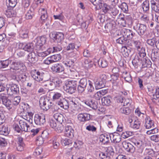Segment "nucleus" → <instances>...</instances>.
<instances>
[{
  "instance_id": "1",
  "label": "nucleus",
  "mask_w": 159,
  "mask_h": 159,
  "mask_svg": "<svg viewBox=\"0 0 159 159\" xmlns=\"http://www.w3.org/2000/svg\"><path fill=\"white\" fill-rule=\"evenodd\" d=\"M131 143H130L125 141L122 142V144L123 147L126 151L132 153L134 152L135 149V147L134 145L140 148L144 145V140L137 139H133L131 141Z\"/></svg>"
},
{
  "instance_id": "26",
  "label": "nucleus",
  "mask_w": 159,
  "mask_h": 159,
  "mask_svg": "<svg viewBox=\"0 0 159 159\" xmlns=\"http://www.w3.org/2000/svg\"><path fill=\"white\" fill-rule=\"evenodd\" d=\"M25 71H18L17 76L18 78V82L20 81L22 82H24L26 81L27 76Z\"/></svg>"
},
{
  "instance_id": "20",
  "label": "nucleus",
  "mask_w": 159,
  "mask_h": 159,
  "mask_svg": "<svg viewBox=\"0 0 159 159\" xmlns=\"http://www.w3.org/2000/svg\"><path fill=\"white\" fill-rule=\"evenodd\" d=\"M144 126L146 129H149L154 127V122L149 116L145 115Z\"/></svg>"
},
{
  "instance_id": "41",
  "label": "nucleus",
  "mask_w": 159,
  "mask_h": 159,
  "mask_svg": "<svg viewBox=\"0 0 159 159\" xmlns=\"http://www.w3.org/2000/svg\"><path fill=\"white\" fill-rule=\"evenodd\" d=\"M33 113L31 112H27L25 116H23V118L30 123H32Z\"/></svg>"
},
{
  "instance_id": "23",
  "label": "nucleus",
  "mask_w": 159,
  "mask_h": 159,
  "mask_svg": "<svg viewBox=\"0 0 159 159\" xmlns=\"http://www.w3.org/2000/svg\"><path fill=\"white\" fill-rule=\"evenodd\" d=\"M52 35L54 40L58 43H61L64 38V35L61 32H57L55 34H52Z\"/></svg>"
},
{
  "instance_id": "6",
  "label": "nucleus",
  "mask_w": 159,
  "mask_h": 159,
  "mask_svg": "<svg viewBox=\"0 0 159 159\" xmlns=\"http://www.w3.org/2000/svg\"><path fill=\"white\" fill-rule=\"evenodd\" d=\"M39 103L41 108L43 110L46 111L49 109L53 104L50 100L44 97L40 98Z\"/></svg>"
},
{
  "instance_id": "51",
  "label": "nucleus",
  "mask_w": 159,
  "mask_h": 159,
  "mask_svg": "<svg viewBox=\"0 0 159 159\" xmlns=\"http://www.w3.org/2000/svg\"><path fill=\"white\" fill-rule=\"evenodd\" d=\"M80 46H77V47H75V44L74 43H69L67 46L66 49L67 51H72L75 48L76 49H78Z\"/></svg>"
},
{
  "instance_id": "7",
  "label": "nucleus",
  "mask_w": 159,
  "mask_h": 159,
  "mask_svg": "<svg viewBox=\"0 0 159 159\" xmlns=\"http://www.w3.org/2000/svg\"><path fill=\"white\" fill-rule=\"evenodd\" d=\"M7 93L10 96L13 94H18L19 93V86L16 84H12L7 85Z\"/></svg>"
},
{
  "instance_id": "42",
  "label": "nucleus",
  "mask_w": 159,
  "mask_h": 159,
  "mask_svg": "<svg viewBox=\"0 0 159 159\" xmlns=\"http://www.w3.org/2000/svg\"><path fill=\"white\" fill-rule=\"evenodd\" d=\"M111 136L104 135L103 134L101 135L99 138L100 141L103 143L104 144H107L109 142V139Z\"/></svg>"
},
{
  "instance_id": "11",
  "label": "nucleus",
  "mask_w": 159,
  "mask_h": 159,
  "mask_svg": "<svg viewBox=\"0 0 159 159\" xmlns=\"http://www.w3.org/2000/svg\"><path fill=\"white\" fill-rule=\"evenodd\" d=\"M49 125L56 131L58 132H61L62 130V126L61 125H59V123L57 122L55 120H50L49 121Z\"/></svg>"
},
{
  "instance_id": "32",
  "label": "nucleus",
  "mask_w": 159,
  "mask_h": 159,
  "mask_svg": "<svg viewBox=\"0 0 159 159\" xmlns=\"http://www.w3.org/2000/svg\"><path fill=\"white\" fill-rule=\"evenodd\" d=\"M34 44L33 43H30L25 44L24 47V50L29 53L34 51Z\"/></svg>"
},
{
  "instance_id": "59",
  "label": "nucleus",
  "mask_w": 159,
  "mask_h": 159,
  "mask_svg": "<svg viewBox=\"0 0 159 159\" xmlns=\"http://www.w3.org/2000/svg\"><path fill=\"white\" fill-rule=\"evenodd\" d=\"M53 62L57 61L61 59V55L60 54L54 55L50 57Z\"/></svg>"
},
{
  "instance_id": "52",
  "label": "nucleus",
  "mask_w": 159,
  "mask_h": 159,
  "mask_svg": "<svg viewBox=\"0 0 159 159\" xmlns=\"http://www.w3.org/2000/svg\"><path fill=\"white\" fill-rule=\"evenodd\" d=\"M52 51V49L51 48H48L46 51L39 53L38 55L39 57H43L50 54Z\"/></svg>"
},
{
  "instance_id": "31",
  "label": "nucleus",
  "mask_w": 159,
  "mask_h": 159,
  "mask_svg": "<svg viewBox=\"0 0 159 159\" xmlns=\"http://www.w3.org/2000/svg\"><path fill=\"white\" fill-rule=\"evenodd\" d=\"M122 50H123V55L125 57H128L129 55L132 54L131 52L132 49L128 46V47L126 46L123 47Z\"/></svg>"
},
{
  "instance_id": "24",
  "label": "nucleus",
  "mask_w": 159,
  "mask_h": 159,
  "mask_svg": "<svg viewBox=\"0 0 159 159\" xmlns=\"http://www.w3.org/2000/svg\"><path fill=\"white\" fill-rule=\"evenodd\" d=\"M19 124L23 131L28 132L30 131V126L27 125L25 120H21L19 121Z\"/></svg>"
},
{
  "instance_id": "50",
  "label": "nucleus",
  "mask_w": 159,
  "mask_h": 159,
  "mask_svg": "<svg viewBox=\"0 0 159 159\" xmlns=\"http://www.w3.org/2000/svg\"><path fill=\"white\" fill-rule=\"evenodd\" d=\"M152 91H154L152 92V98L155 99L159 98V88L156 87L152 89Z\"/></svg>"
},
{
  "instance_id": "57",
  "label": "nucleus",
  "mask_w": 159,
  "mask_h": 159,
  "mask_svg": "<svg viewBox=\"0 0 159 159\" xmlns=\"http://www.w3.org/2000/svg\"><path fill=\"white\" fill-rule=\"evenodd\" d=\"M105 152L108 155H112L114 153L113 149L112 147L110 146L106 147L105 148Z\"/></svg>"
},
{
  "instance_id": "46",
  "label": "nucleus",
  "mask_w": 159,
  "mask_h": 159,
  "mask_svg": "<svg viewBox=\"0 0 159 159\" xmlns=\"http://www.w3.org/2000/svg\"><path fill=\"white\" fill-rule=\"evenodd\" d=\"M119 7L121 8L123 12L127 13L128 11V7L127 4L125 2H122Z\"/></svg>"
},
{
  "instance_id": "54",
  "label": "nucleus",
  "mask_w": 159,
  "mask_h": 159,
  "mask_svg": "<svg viewBox=\"0 0 159 159\" xmlns=\"http://www.w3.org/2000/svg\"><path fill=\"white\" fill-rule=\"evenodd\" d=\"M108 62L104 59H99L98 63L99 66L102 68L106 67L108 65Z\"/></svg>"
},
{
  "instance_id": "10",
  "label": "nucleus",
  "mask_w": 159,
  "mask_h": 159,
  "mask_svg": "<svg viewBox=\"0 0 159 159\" xmlns=\"http://www.w3.org/2000/svg\"><path fill=\"white\" fill-rule=\"evenodd\" d=\"M133 28L136 30L140 35H143L147 30L146 26L143 24L136 22L133 26Z\"/></svg>"
},
{
  "instance_id": "25",
  "label": "nucleus",
  "mask_w": 159,
  "mask_h": 159,
  "mask_svg": "<svg viewBox=\"0 0 159 159\" xmlns=\"http://www.w3.org/2000/svg\"><path fill=\"white\" fill-rule=\"evenodd\" d=\"M27 59L31 63H34L38 60V57L34 52L29 53L27 56Z\"/></svg>"
},
{
  "instance_id": "55",
  "label": "nucleus",
  "mask_w": 159,
  "mask_h": 159,
  "mask_svg": "<svg viewBox=\"0 0 159 159\" xmlns=\"http://www.w3.org/2000/svg\"><path fill=\"white\" fill-rule=\"evenodd\" d=\"M63 63L67 68V69H68L69 68L73 67L74 66V62L72 60H68L63 62Z\"/></svg>"
},
{
  "instance_id": "36",
  "label": "nucleus",
  "mask_w": 159,
  "mask_h": 159,
  "mask_svg": "<svg viewBox=\"0 0 159 159\" xmlns=\"http://www.w3.org/2000/svg\"><path fill=\"white\" fill-rule=\"evenodd\" d=\"M113 137V142L115 143H119L121 140V136L119 134L117 133L112 134Z\"/></svg>"
},
{
  "instance_id": "47",
  "label": "nucleus",
  "mask_w": 159,
  "mask_h": 159,
  "mask_svg": "<svg viewBox=\"0 0 159 159\" xmlns=\"http://www.w3.org/2000/svg\"><path fill=\"white\" fill-rule=\"evenodd\" d=\"M52 80L54 84V87H59L61 85V81L58 78L55 77Z\"/></svg>"
},
{
  "instance_id": "53",
  "label": "nucleus",
  "mask_w": 159,
  "mask_h": 159,
  "mask_svg": "<svg viewBox=\"0 0 159 159\" xmlns=\"http://www.w3.org/2000/svg\"><path fill=\"white\" fill-rule=\"evenodd\" d=\"M9 131L7 126H3L0 129V134L6 136L9 134Z\"/></svg>"
},
{
  "instance_id": "48",
  "label": "nucleus",
  "mask_w": 159,
  "mask_h": 159,
  "mask_svg": "<svg viewBox=\"0 0 159 159\" xmlns=\"http://www.w3.org/2000/svg\"><path fill=\"white\" fill-rule=\"evenodd\" d=\"M140 121L137 120H135L132 124H131V127L134 129H138L140 127Z\"/></svg>"
},
{
  "instance_id": "39",
  "label": "nucleus",
  "mask_w": 159,
  "mask_h": 159,
  "mask_svg": "<svg viewBox=\"0 0 159 159\" xmlns=\"http://www.w3.org/2000/svg\"><path fill=\"white\" fill-rule=\"evenodd\" d=\"M6 5L8 8H12L15 7L17 3V0H7Z\"/></svg>"
},
{
  "instance_id": "13",
  "label": "nucleus",
  "mask_w": 159,
  "mask_h": 159,
  "mask_svg": "<svg viewBox=\"0 0 159 159\" xmlns=\"http://www.w3.org/2000/svg\"><path fill=\"white\" fill-rule=\"evenodd\" d=\"M34 121L37 125H43L46 122L45 116L43 115L35 114L34 116Z\"/></svg>"
},
{
  "instance_id": "35",
  "label": "nucleus",
  "mask_w": 159,
  "mask_h": 159,
  "mask_svg": "<svg viewBox=\"0 0 159 159\" xmlns=\"http://www.w3.org/2000/svg\"><path fill=\"white\" fill-rule=\"evenodd\" d=\"M90 1L97 9H100L102 7V3L101 0H90Z\"/></svg>"
},
{
  "instance_id": "63",
  "label": "nucleus",
  "mask_w": 159,
  "mask_h": 159,
  "mask_svg": "<svg viewBox=\"0 0 159 159\" xmlns=\"http://www.w3.org/2000/svg\"><path fill=\"white\" fill-rule=\"evenodd\" d=\"M44 142V140L42 136H39L37 138L36 143L39 146L42 145L43 143Z\"/></svg>"
},
{
  "instance_id": "17",
  "label": "nucleus",
  "mask_w": 159,
  "mask_h": 159,
  "mask_svg": "<svg viewBox=\"0 0 159 159\" xmlns=\"http://www.w3.org/2000/svg\"><path fill=\"white\" fill-rule=\"evenodd\" d=\"M2 104L4 105L8 110H10L12 108V102L6 96H2Z\"/></svg>"
},
{
  "instance_id": "14",
  "label": "nucleus",
  "mask_w": 159,
  "mask_h": 159,
  "mask_svg": "<svg viewBox=\"0 0 159 159\" xmlns=\"http://www.w3.org/2000/svg\"><path fill=\"white\" fill-rule=\"evenodd\" d=\"M51 69L53 72L58 73H62L64 70V66L61 64H56L53 65Z\"/></svg>"
},
{
  "instance_id": "4",
  "label": "nucleus",
  "mask_w": 159,
  "mask_h": 159,
  "mask_svg": "<svg viewBox=\"0 0 159 159\" xmlns=\"http://www.w3.org/2000/svg\"><path fill=\"white\" fill-rule=\"evenodd\" d=\"M11 68L16 70L23 72L26 71L27 70L25 64L20 61L11 60Z\"/></svg>"
},
{
  "instance_id": "16",
  "label": "nucleus",
  "mask_w": 159,
  "mask_h": 159,
  "mask_svg": "<svg viewBox=\"0 0 159 159\" xmlns=\"http://www.w3.org/2000/svg\"><path fill=\"white\" fill-rule=\"evenodd\" d=\"M70 101L65 98H63L58 101L57 103L60 107L64 109H67L69 107Z\"/></svg>"
},
{
  "instance_id": "12",
  "label": "nucleus",
  "mask_w": 159,
  "mask_h": 159,
  "mask_svg": "<svg viewBox=\"0 0 159 159\" xmlns=\"http://www.w3.org/2000/svg\"><path fill=\"white\" fill-rule=\"evenodd\" d=\"M129 43L130 44L129 45V46H134L139 52H142L143 51H144V48L143 47L141 43L139 41L130 40Z\"/></svg>"
},
{
  "instance_id": "34",
  "label": "nucleus",
  "mask_w": 159,
  "mask_h": 159,
  "mask_svg": "<svg viewBox=\"0 0 159 159\" xmlns=\"http://www.w3.org/2000/svg\"><path fill=\"white\" fill-rule=\"evenodd\" d=\"M54 117L56 120L58 121L57 122H59L60 123V124L61 125L64 119V117L63 115L59 113H57L54 114Z\"/></svg>"
},
{
  "instance_id": "33",
  "label": "nucleus",
  "mask_w": 159,
  "mask_h": 159,
  "mask_svg": "<svg viewBox=\"0 0 159 159\" xmlns=\"http://www.w3.org/2000/svg\"><path fill=\"white\" fill-rule=\"evenodd\" d=\"M117 102L123 103L124 106H130L131 102V101L129 99H125V98L121 97L118 99Z\"/></svg>"
},
{
  "instance_id": "56",
  "label": "nucleus",
  "mask_w": 159,
  "mask_h": 159,
  "mask_svg": "<svg viewBox=\"0 0 159 159\" xmlns=\"http://www.w3.org/2000/svg\"><path fill=\"white\" fill-rule=\"evenodd\" d=\"M156 41V38H153L152 39H148L146 42L149 45L154 47L155 45Z\"/></svg>"
},
{
  "instance_id": "18",
  "label": "nucleus",
  "mask_w": 159,
  "mask_h": 159,
  "mask_svg": "<svg viewBox=\"0 0 159 159\" xmlns=\"http://www.w3.org/2000/svg\"><path fill=\"white\" fill-rule=\"evenodd\" d=\"M17 149L18 151H22L23 150L25 146V144L24 142L23 139L21 137L19 136L17 138Z\"/></svg>"
},
{
  "instance_id": "49",
  "label": "nucleus",
  "mask_w": 159,
  "mask_h": 159,
  "mask_svg": "<svg viewBox=\"0 0 159 159\" xmlns=\"http://www.w3.org/2000/svg\"><path fill=\"white\" fill-rule=\"evenodd\" d=\"M85 66L87 69L92 68L94 64L93 62L88 59H86L84 62Z\"/></svg>"
},
{
  "instance_id": "29",
  "label": "nucleus",
  "mask_w": 159,
  "mask_h": 159,
  "mask_svg": "<svg viewBox=\"0 0 159 159\" xmlns=\"http://www.w3.org/2000/svg\"><path fill=\"white\" fill-rule=\"evenodd\" d=\"M142 61V68L149 67L151 66L152 62L147 57H146L141 60Z\"/></svg>"
},
{
  "instance_id": "9",
  "label": "nucleus",
  "mask_w": 159,
  "mask_h": 159,
  "mask_svg": "<svg viewBox=\"0 0 159 159\" xmlns=\"http://www.w3.org/2000/svg\"><path fill=\"white\" fill-rule=\"evenodd\" d=\"M79 84L77 87V89L79 93H82L86 89L87 85L88 84V80L86 78H83L77 81Z\"/></svg>"
},
{
  "instance_id": "21",
  "label": "nucleus",
  "mask_w": 159,
  "mask_h": 159,
  "mask_svg": "<svg viewBox=\"0 0 159 159\" xmlns=\"http://www.w3.org/2000/svg\"><path fill=\"white\" fill-rule=\"evenodd\" d=\"M65 135L66 136L72 138L74 136V130L70 126L67 125L65 127Z\"/></svg>"
},
{
  "instance_id": "30",
  "label": "nucleus",
  "mask_w": 159,
  "mask_h": 159,
  "mask_svg": "<svg viewBox=\"0 0 159 159\" xmlns=\"http://www.w3.org/2000/svg\"><path fill=\"white\" fill-rule=\"evenodd\" d=\"M151 7L152 10L156 12L159 11V4L156 0H151L150 1Z\"/></svg>"
},
{
  "instance_id": "40",
  "label": "nucleus",
  "mask_w": 159,
  "mask_h": 159,
  "mask_svg": "<svg viewBox=\"0 0 159 159\" xmlns=\"http://www.w3.org/2000/svg\"><path fill=\"white\" fill-rule=\"evenodd\" d=\"M5 14L7 17L11 18L15 16L16 13L13 10L10 8L6 11Z\"/></svg>"
},
{
  "instance_id": "37",
  "label": "nucleus",
  "mask_w": 159,
  "mask_h": 159,
  "mask_svg": "<svg viewBox=\"0 0 159 159\" xmlns=\"http://www.w3.org/2000/svg\"><path fill=\"white\" fill-rule=\"evenodd\" d=\"M78 107V103L75 101V98H74L72 99L71 101H70L69 107L75 110Z\"/></svg>"
},
{
  "instance_id": "45",
  "label": "nucleus",
  "mask_w": 159,
  "mask_h": 159,
  "mask_svg": "<svg viewBox=\"0 0 159 159\" xmlns=\"http://www.w3.org/2000/svg\"><path fill=\"white\" fill-rule=\"evenodd\" d=\"M142 7L144 11L147 12L149 9V2L146 0L142 4Z\"/></svg>"
},
{
  "instance_id": "8",
  "label": "nucleus",
  "mask_w": 159,
  "mask_h": 159,
  "mask_svg": "<svg viewBox=\"0 0 159 159\" xmlns=\"http://www.w3.org/2000/svg\"><path fill=\"white\" fill-rule=\"evenodd\" d=\"M107 77L105 75H101L99 78L95 82L96 89H99L104 88L105 86Z\"/></svg>"
},
{
  "instance_id": "61",
  "label": "nucleus",
  "mask_w": 159,
  "mask_h": 159,
  "mask_svg": "<svg viewBox=\"0 0 159 159\" xmlns=\"http://www.w3.org/2000/svg\"><path fill=\"white\" fill-rule=\"evenodd\" d=\"M2 68H5L8 66L10 64L11 65V60L10 59L4 61H2Z\"/></svg>"
},
{
  "instance_id": "62",
  "label": "nucleus",
  "mask_w": 159,
  "mask_h": 159,
  "mask_svg": "<svg viewBox=\"0 0 159 159\" xmlns=\"http://www.w3.org/2000/svg\"><path fill=\"white\" fill-rule=\"evenodd\" d=\"M135 33H134L131 30H126V33L125 34L129 39H132Z\"/></svg>"
},
{
  "instance_id": "44",
  "label": "nucleus",
  "mask_w": 159,
  "mask_h": 159,
  "mask_svg": "<svg viewBox=\"0 0 159 159\" xmlns=\"http://www.w3.org/2000/svg\"><path fill=\"white\" fill-rule=\"evenodd\" d=\"M132 111V110L130 109L129 107H123L121 108L119 112L122 113L126 115L129 114Z\"/></svg>"
},
{
  "instance_id": "19",
  "label": "nucleus",
  "mask_w": 159,
  "mask_h": 159,
  "mask_svg": "<svg viewBox=\"0 0 159 159\" xmlns=\"http://www.w3.org/2000/svg\"><path fill=\"white\" fill-rule=\"evenodd\" d=\"M39 12L41 15L40 21L41 23H43L45 22L48 17L47 11L44 8H41Z\"/></svg>"
},
{
  "instance_id": "2",
  "label": "nucleus",
  "mask_w": 159,
  "mask_h": 159,
  "mask_svg": "<svg viewBox=\"0 0 159 159\" xmlns=\"http://www.w3.org/2000/svg\"><path fill=\"white\" fill-rule=\"evenodd\" d=\"M31 75L34 80L39 82L48 81L49 76V74L47 72H40L36 71V70L31 73Z\"/></svg>"
},
{
  "instance_id": "5",
  "label": "nucleus",
  "mask_w": 159,
  "mask_h": 159,
  "mask_svg": "<svg viewBox=\"0 0 159 159\" xmlns=\"http://www.w3.org/2000/svg\"><path fill=\"white\" fill-rule=\"evenodd\" d=\"M46 41V38L44 36L38 37L34 40L35 43L34 48L37 51L44 50V44Z\"/></svg>"
},
{
  "instance_id": "43",
  "label": "nucleus",
  "mask_w": 159,
  "mask_h": 159,
  "mask_svg": "<svg viewBox=\"0 0 159 159\" xmlns=\"http://www.w3.org/2000/svg\"><path fill=\"white\" fill-rule=\"evenodd\" d=\"M92 82L90 80H88V84L86 87V90L88 93L93 92L94 90V88Z\"/></svg>"
},
{
  "instance_id": "38",
  "label": "nucleus",
  "mask_w": 159,
  "mask_h": 159,
  "mask_svg": "<svg viewBox=\"0 0 159 159\" xmlns=\"http://www.w3.org/2000/svg\"><path fill=\"white\" fill-rule=\"evenodd\" d=\"M29 33V30H28L24 29L20 31L19 35L21 38L26 39L28 38Z\"/></svg>"
},
{
  "instance_id": "15",
  "label": "nucleus",
  "mask_w": 159,
  "mask_h": 159,
  "mask_svg": "<svg viewBox=\"0 0 159 159\" xmlns=\"http://www.w3.org/2000/svg\"><path fill=\"white\" fill-rule=\"evenodd\" d=\"M84 103L87 106L92 108L96 110L98 108V105L97 101L95 100L90 99L84 100Z\"/></svg>"
},
{
  "instance_id": "58",
  "label": "nucleus",
  "mask_w": 159,
  "mask_h": 159,
  "mask_svg": "<svg viewBox=\"0 0 159 159\" xmlns=\"http://www.w3.org/2000/svg\"><path fill=\"white\" fill-rule=\"evenodd\" d=\"M21 100L20 97L19 96H17L14 97L11 101L13 105L16 106L17 105L20 103Z\"/></svg>"
},
{
  "instance_id": "60",
  "label": "nucleus",
  "mask_w": 159,
  "mask_h": 159,
  "mask_svg": "<svg viewBox=\"0 0 159 159\" xmlns=\"http://www.w3.org/2000/svg\"><path fill=\"white\" fill-rule=\"evenodd\" d=\"M99 157L102 159H111V157L106 153V152H100L99 154Z\"/></svg>"
},
{
  "instance_id": "27",
  "label": "nucleus",
  "mask_w": 159,
  "mask_h": 159,
  "mask_svg": "<svg viewBox=\"0 0 159 159\" xmlns=\"http://www.w3.org/2000/svg\"><path fill=\"white\" fill-rule=\"evenodd\" d=\"M112 99V98L110 96L104 97L101 99L102 105L106 106L110 105Z\"/></svg>"
},
{
  "instance_id": "28",
  "label": "nucleus",
  "mask_w": 159,
  "mask_h": 159,
  "mask_svg": "<svg viewBox=\"0 0 159 159\" xmlns=\"http://www.w3.org/2000/svg\"><path fill=\"white\" fill-rule=\"evenodd\" d=\"M129 39H128L124 36L120 37L116 40V42L117 43L120 44L127 45L129 46L130 45V43H129Z\"/></svg>"
},
{
  "instance_id": "22",
  "label": "nucleus",
  "mask_w": 159,
  "mask_h": 159,
  "mask_svg": "<svg viewBox=\"0 0 159 159\" xmlns=\"http://www.w3.org/2000/svg\"><path fill=\"white\" fill-rule=\"evenodd\" d=\"M91 115L88 113H80L77 116L78 120L81 122H84L89 120L90 119Z\"/></svg>"
},
{
  "instance_id": "64",
  "label": "nucleus",
  "mask_w": 159,
  "mask_h": 159,
  "mask_svg": "<svg viewBox=\"0 0 159 159\" xmlns=\"http://www.w3.org/2000/svg\"><path fill=\"white\" fill-rule=\"evenodd\" d=\"M62 94L58 92H54L52 96V100L53 101H56L61 97Z\"/></svg>"
},
{
  "instance_id": "3",
  "label": "nucleus",
  "mask_w": 159,
  "mask_h": 159,
  "mask_svg": "<svg viewBox=\"0 0 159 159\" xmlns=\"http://www.w3.org/2000/svg\"><path fill=\"white\" fill-rule=\"evenodd\" d=\"M78 83L77 81L75 80L67 81L65 83L66 87L65 88L66 92L70 94L75 93Z\"/></svg>"
}]
</instances>
